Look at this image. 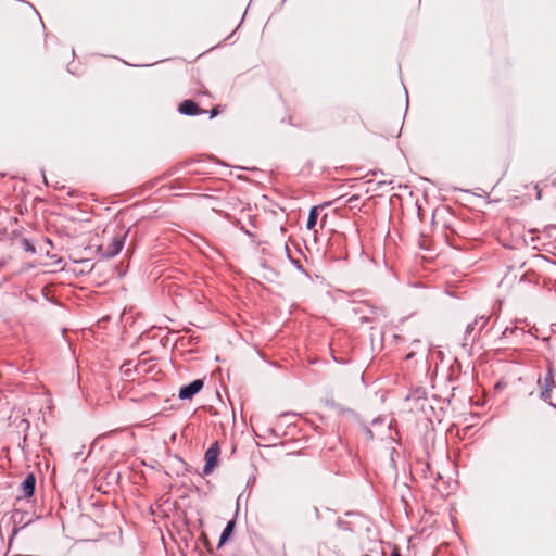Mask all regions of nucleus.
<instances>
[{
	"instance_id": "16",
	"label": "nucleus",
	"mask_w": 556,
	"mask_h": 556,
	"mask_svg": "<svg viewBox=\"0 0 556 556\" xmlns=\"http://www.w3.org/2000/svg\"><path fill=\"white\" fill-rule=\"evenodd\" d=\"M131 363L128 362V363H125L123 366H122V369L124 370V374L125 376L129 377L130 376V371H131Z\"/></svg>"
},
{
	"instance_id": "8",
	"label": "nucleus",
	"mask_w": 556,
	"mask_h": 556,
	"mask_svg": "<svg viewBox=\"0 0 556 556\" xmlns=\"http://www.w3.org/2000/svg\"><path fill=\"white\" fill-rule=\"evenodd\" d=\"M235 526H236L235 520H229L227 522L226 527L224 528V530L219 536L218 547L223 546L230 539V536L232 535V533L235 531Z\"/></svg>"
},
{
	"instance_id": "9",
	"label": "nucleus",
	"mask_w": 556,
	"mask_h": 556,
	"mask_svg": "<svg viewBox=\"0 0 556 556\" xmlns=\"http://www.w3.org/2000/svg\"><path fill=\"white\" fill-rule=\"evenodd\" d=\"M529 334H530L529 332L515 326V327H506L502 332V338H508L509 336H514L517 339H521Z\"/></svg>"
},
{
	"instance_id": "11",
	"label": "nucleus",
	"mask_w": 556,
	"mask_h": 556,
	"mask_svg": "<svg viewBox=\"0 0 556 556\" xmlns=\"http://www.w3.org/2000/svg\"><path fill=\"white\" fill-rule=\"evenodd\" d=\"M285 251H286V254H287V257L289 258V261L293 264V266L299 270L301 271L302 274H304L306 277H309V274L305 270V268L302 266L301 262L299 260H294L291 257L290 255V250H289V247L288 244H285Z\"/></svg>"
},
{
	"instance_id": "1",
	"label": "nucleus",
	"mask_w": 556,
	"mask_h": 556,
	"mask_svg": "<svg viewBox=\"0 0 556 556\" xmlns=\"http://www.w3.org/2000/svg\"><path fill=\"white\" fill-rule=\"evenodd\" d=\"M556 368L554 361L546 358V371L539 375L536 386L539 388V397L556 410V404L552 402L553 390L556 388Z\"/></svg>"
},
{
	"instance_id": "19",
	"label": "nucleus",
	"mask_w": 556,
	"mask_h": 556,
	"mask_svg": "<svg viewBox=\"0 0 556 556\" xmlns=\"http://www.w3.org/2000/svg\"><path fill=\"white\" fill-rule=\"evenodd\" d=\"M414 355H415V354H414V352H410V353H408V354L406 355V358H407V359H410V358H413V357H414Z\"/></svg>"
},
{
	"instance_id": "12",
	"label": "nucleus",
	"mask_w": 556,
	"mask_h": 556,
	"mask_svg": "<svg viewBox=\"0 0 556 556\" xmlns=\"http://www.w3.org/2000/svg\"><path fill=\"white\" fill-rule=\"evenodd\" d=\"M21 247L28 254L33 255V254L36 253V248L34 247V244L27 238H23L21 240Z\"/></svg>"
},
{
	"instance_id": "20",
	"label": "nucleus",
	"mask_w": 556,
	"mask_h": 556,
	"mask_svg": "<svg viewBox=\"0 0 556 556\" xmlns=\"http://www.w3.org/2000/svg\"><path fill=\"white\" fill-rule=\"evenodd\" d=\"M203 94H208L207 90L202 91Z\"/></svg>"
},
{
	"instance_id": "6",
	"label": "nucleus",
	"mask_w": 556,
	"mask_h": 556,
	"mask_svg": "<svg viewBox=\"0 0 556 556\" xmlns=\"http://www.w3.org/2000/svg\"><path fill=\"white\" fill-rule=\"evenodd\" d=\"M480 329L477 328V321H471L467 325L464 338H463V348H469L473 344V342L480 337Z\"/></svg>"
},
{
	"instance_id": "4",
	"label": "nucleus",
	"mask_w": 556,
	"mask_h": 556,
	"mask_svg": "<svg viewBox=\"0 0 556 556\" xmlns=\"http://www.w3.org/2000/svg\"><path fill=\"white\" fill-rule=\"evenodd\" d=\"M203 386L204 383L201 379H195L190 383L180 387L178 396L180 400H191L202 390Z\"/></svg>"
},
{
	"instance_id": "13",
	"label": "nucleus",
	"mask_w": 556,
	"mask_h": 556,
	"mask_svg": "<svg viewBox=\"0 0 556 556\" xmlns=\"http://www.w3.org/2000/svg\"><path fill=\"white\" fill-rule=\"evenodd\" d=\"M490 316L481 315L477 317L473 321H477V328L482 332L483 328L488 325Z\"/></svg>"
},
{
	"instance_id": "18",
	"label": "nucleus",
	"mask_w": 556,
	"mask_h": 556,
	"mask_svg": "<svg viewBox=\"0 0 556 556\" xmlns=\"http://www.w3.org/2000/svg\"><path fill=\"white\" fill-rule=\"evenodd\" d=\"M390 556H402V554L400 553V549L397 547H394Z\"/></svg>"
},
{
	"instance_id": "17",
	"label": "nucleus",
	"mask_w": 556,
	"mask_h": 556,
	"mask_svg": "<svg viewBox=\"0 0 556 556\" xmlns=\"http://www.w3.org/2000/svg\"><path fill=\"white\" fill-rule=\"evenodd\" d=\"M206 113H208L210 117L213 118V117H215V116H217L219 114V111H218L217 108H213L210 111H206Z\"/></svg>"
},
{
	"instance_id": "10",
	"label": "nucleus",
	"mask_w": 556,
	"mask_h": 556,
	"mask_svg": "<svg viewBox=\"0 0 556 556\" xmlns=\"http://www.w3.org/2000/svg\"><path fill=\"white\" fill-rule=\"evenodd\" d=\"M317 218H318V207L313 206L308 213V217L306 220V228L313 229L317 224Z\"/></svg>"
},
{
	"instance_id": "14",
	"label": "nucleus",
	"mask_w": 556,
	"mask_h": 556,
	"mask_svg": "<svg viewBox=\"0 0 556 556\" xmlns=\"http://www.w3.org/2000/svg\"><path fill=\"white\" fill-rule=\"evenodd\" d=\"M332 407H334L341 414H354L353 409L343 407L342 405L336 404L333 401L328 402Z\"/></svg>"
},
{
	"instance_id": "3",
	"label": "nucleus",
	"mask_w": 556,
	"mask_h": 556,
	"mask_svg": "<svg viewBox=\"0 0 556 556\" xmlns=\"http://www.w3.org/2000/svg\"><path fill=\"white\" fill-rule=\"evenodd\" d=\"M220 448L218 442H214L205 452V465L203 467V473L210 475L214 467L217 465Z\"/></svg>"
},
{
	"instance_id": "15",
	"label": "nucleus",
	"mask_w": 556,
	"mask_h": 556,
	"mask_svg": "<svg viewBox=\"0 0 556 556\" xmlns=\"http://www.w3.org/2000/svg\"><path fill=\"white\" fill-rule=\"evenodd\" d=\"M359 201V195L353 194L346 199V205H349L351 208L357 207Z\"/></svg>"
},
{
	"instance_id": "2",
	"label": "nucleus",
	"mask_w": 556,
	"mask_h": 556,
	"mask_svg": "<svg viewBox=\"0 0 556 556\" xmlns=\"http://www.w3.org/2000/svg\"><path fill=\"white\" fill-rule=\"evenodd\" d=\"M104 235H106V230L104 231ZM128 235V231H123L122 229L108 238V242L102 241L98 248L97 253L101 258H112L119 254L122 251L125 239ZM103 240H105V236H103Z\"/></svg>"
},
{
	"instance_id": "5",
	"label": "nucleus",
	"mask_w": 556,
	"mask_h": 556,
	"mask_svg": "<svg viewBox=\"0 0 556 556\" xmlns=\"http://www.w3.org/2000/svg\"><path fill=\"white\" fill-rule=\"evenodd\" d=\"M178 112L181 115L195 116L206 113V110H202L195 101L188 99L179 104Z\"/></svg>"
},
{
	"instance_id": "7",
	"label": "nucleus",
	"mask_w": 556,
	"mask_h": 556,
	"mask_svg": "<svg viewBox=\"0 0 556 556\" xmlns=\"http://www.w3.org/2000/svg\"><path fill=\"white\" fill-rule=\"evenodd\" d=\"M36 490V477L33 472H29L23 482L20 484V491L23 493L25 498H29L34 495Z\"/></svg>"
}]
</instances>
